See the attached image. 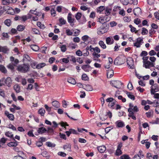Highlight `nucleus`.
Instances as JSON below:
<instances>
[{
  "label": "nucleus",
  "instance_id": "1",
  "mask_svg": "<svg viewBox=\"0 0 159 159\" xmlns=\"http://www.w3.org/2000/svg\"><path fill=\"white\" fill-rule=\"evenodd\" d=\"M17 70L22 73H25L30 71V66L28 63H23L17 66Z\"/></svg>",
  "mask_w": 159,
  "mask_h": 159
},
{
  "label": "nucleus",
  "instance_id": "2",
  "mask_svg": "<svg viewBox=\"0 0 159 159\" xmlns=\"http://www.w3.org/2000/svg\"><path fill=\"white\" fill-rule=\"evenodd\" d=\"M139 110V109L136 106H134L133 108H129L128 110L129 112L128 116L130 117H131L133 119L136 120V118L134 116V112H138Z\"/></svg>",
  "mask_w": 159,
  "mask_h": 159
},
{
  "label": "nucleus",
  "instance_id": "3",
  "mask_svg": "<svg viewBox=\"0 0 159 159\" xmlns=\"http://www.w3.org/2000/svg\"><path fill=\"white\" fill-rule=\"evenodd\" d=\"M125 62V57L123 56L117 57L114 60V63L116 65H120L124 64Z\"/></svg>",
  "mask_w": 159,
  "mask_h": 159
},
{
  "label": "nucleus",
  "instance_id": "4",
  "mask_svg": "<svg viewBox=\"0 0 159 159\" xmlns=\"http://www.w3.org/2000/svg\"><path fill=\"white\" fill-rule=\"evenodd\" d=\"M105 25H102L98 29L97 32L98 34H103L107 32L108 29L105 27Z\"/></svg>",
  "mask_w": 159,
  "mask_h": 159
},
{
  "label": "nucleus",
  "instance_id": "5",
  "mask_svg": "<svg viewBox=\"0 0 159 159\" xmlns=\"http://www.w3.org/2000/svg\"><path fill=\"white\" fill-rule=\"evenodd\" d=\"M143 66L146 69H149L151 67L154 66L155 63L149 61L143 62Z\"/></svg>",
  "mask_w": 159,
  "mask_h": 159
},
{
  "label": "nucleus",
  "instance_id": "6",
  "mask_svg": "<svg viewBox=\"0 0 159 159\" xmlns=\"http://www.w3.org/2000/svg\"><path fill=\"white\" fill-rule=\"evenodd\" d=\"M126 62L129 68L134 69V60L131 58H129L127 59Z\"/></svg>",
  "mask_w": 159,
  "mask_h": 159
},
{
  "label": "nucleus",
  "instance_id": "7",
  "mask_svg": "<svg viewBox=\"0 0 159 159\" xmlns=\"http://www.w3.org/2000/svg\"><path fill=\"white\" fill-rule=\"evenodd\" d=\"M112 86L118 89H120L121 87V86L122 85V83L120 81H116L114 82L111 84Z\"/></svg>",
  "mask_w": 159,
  "mask_h": 159
},
{
  "label": "nucleus",
  "instance_id": "8",
  "mask_svg": "<svg viewBox=\"0 0 159 159\" xmlns=\"http://www.w3.org/2000/svg\"><path fill=\"white\" fill-rule=\"evenodd\" d=\"M71 16V13H69L67 16V20L68 22L70 24L71 26H73L74 25V22L75 20V19L74 18H72Z\"/></svg>",
  "mask_w": 159,
  "mask_h": 159
},
{
  "label": "nucleus",
  "instance_id": "9",
  "mask_svg": "<svg viewBox=\"0 0 159 159\" xmlns=\"http://www.w3.org/2000/svg\"><path fill=\"white\" fill-rule=\"evenodd\" d=\"M151 94H154L155 92L157 91L159 89L158 86L156 84H154L151 87Z\"/></svg>",
  "mask_w": 159,
  "mask_h": 159
},
{
  "label": "nucleus",
  "instance_id": "10",
  "mask_svg": "<svg viewBox=\"0 0 159 159\" xmlns=\"http://www.w3.org/2000/svg\"><path fill=\"white\" fill-rule=\"evenodd\" d=\"M106 43L108 45H111L114 43V40L111 36L108 37L106 39Z\"/></svg>",
  "mask_w": 159,
  "mask_h": 159
},
{
  "label": "nucleus",
  "instance_id": "11",
  "mask_svg": "<svg viewBox=\"0 0 159 159\" xmlns=\"http://www.w3.org/2000/svg\"><path fill=\"white\" fill-rule=\"evenodd\" d=\"M10 61L14 66H16L19 62V60L17 59H15V58L12 56L10 57Z\"/></svg>",
  "mask_w": 159,
  "mask_h": 159
},
{
  "label": "nucleus",
  "instance_id": "12",
  "mask_svg": "<svg viewBox=\"0 0 159 159\" xmlns=\"http://www.w3.org/2000/svg\"><path fill=\"white\" fill-rule=\"evenodd\" d=\"M5 114L10 120H14V117L12 114H9V112L7 111H5Z\"/></svg>",
  "mask_w": 159,
  "mask_h": 159
},
{
  "label": "nucleus",
  "instance_id": "13",
  "mask_svg": "<svg viewBox=\"0 0 159 159\" xmlns=\"http://www.w3.org/2000/svg\"><path fill=\"white\" fill-rule=\"evenodd\" d=\"M5 80V83L7 85L8 87H10L11 86L12 83V80L11 78L10 77H7Z\"/></svg>",
  "mask_w": 159,
  "mask_h": 159
},
{
  "label": "nucleus",
  "instance_id": "14",
  "mask_svg": "<svg viewBox=\"0 0 159 159\" xmlns=\"http://www.w3.org/2000/svg\"><path fill=\"white\" fill-rule=\"evenodd\" d=\"M141 9L139 7H137L133 10L134 14L135 16L139 15L141 12Z\"/></svg>",
  "mask_w": 159,
  "mask_h": 159
},
{
  "label": "nucleus",
  "instance_id": "15",
  "mask_svg": "<svg viewBox=\"0 0 159 159\" xmlns=\"http://www.w3.org/2000/svg\"><path fill=\"white\" fill-rule=\"evenodd\" d=\"M81 68L84 71L89 72L90 70L91 66L89 65H85L82 66Z\"/></svg>",
  "mask_w": 159,
  "mask_h": 159
},
{
  "label": "nucleus",
  "instance_id": "16",
  "mask_svg": "<svg viewBox=\"0 0 159 159\" xmlns=\"http://www.w3.org/2000/svg\"><path fill=\"white\" fill-rule=\"evenodd\" d=\"M14 142H10L8 143L7 145L9 147H16V146L18 144L16 140L14 139H13Z\"/></svg>",
  "mask_w": 159,
  "mask_h": 159
},
{
  "label": "nucleus",
  "instance_id": "17",
  "mask_svg": "<svg viewBox=\"0 0 159 159\" xmlns=\"http://www.w3.org/2000/svg\"><path fill=\"white\" fill-rule=\"evenodd\" d=\"M31 59L29 56L27 54H24L23 56V61L24 62L30 61Z\"/></svg>",
  "mask_w": 159,
  "mask_h": 159
},
{
  "label": "nucleus",
  "instance_id": "18",
  "mask_svg": "<svg viewBox=\"0 0 159 159\" xmlns=\"http://www.w3.org/2000/svg\"><path fill=\"white\" fill-rule=\"evenodd\" d=\"M116 124L118 127H123L125 125L124 122L120 120L117 121L116 123Z\"/></svg>",
  "mask_w": 159,
  "mask_h": 159
},
{
  "label": "nucleus",
  "instance_id": "19",
  "mask_svg": "<svg viewBox=\"0 0 159 159\" xmlns=\"http://www.w3.org/2000/svg\"><path fill=\"white\" fill-rule=\"evenodd\" d=\"M98 150L100 152V153H103L106 150V147L104 146H102L98 147Z\"/></svg>",
  "mask_w": 159,
  "mask_h": 159
},
{
  "label": "nucleus",
  "instance_id": "20",
  "mask_svg": "<svg viewBox=\"0 0 159 159\" xmlns=\"http://www.w3.org/2000/svg\"><path fill=\"white\" fill-rule=\"evenodd\" d=\"M64 149H67L69 152H71V145L70 144L64 145L63 146Z\"/></svg>",
  "mask_w": 159,
  "mask_h": 159
},
{
  "label": "nucleus",
  "instance_id": "21",
  "mask_svg": "<svg viewBox=\"0 0 159 159\" xmlns=\"http://www.w3.org/2000/svg\"><path fill=\"white\" fill-rule=\"evenodd\" d=\"M30 47L33 51L35 52L38 51L39 49V47L36 45H30Z\"/></svg>",
  "mask_w": 159,
  "mask_h": 159
},
{
  "label": "nucleus",
  "instance_id": "22",
  "mask_svg": "<svg viewBox=\"0 0 159 159\" xmlns=\"http://www.w3.org/2000/svg\"><path fill=\"white\" fill-rule=\"evenodd\" d=\"M114 73L113 70H109L107 73V78H111L113 76Z\"/></svg>",
  "mask_w": 159,
  "mask_h": 159
},
{
  "label": "nucleus",
  "instance_id": "23",
  "mask_svg": "<svg viewBox=\"0 0 159 159\" xmlns=\"http://www.w3.org/2000/svg\"><path fill=\"white\" fill-rule=\"evenodd\" d=\"M105 14L106 16H107L110 14L111 11L112 10V9L109 7H106L105 8Z\"/></svg>",
  "mask_w": 159,
  "mask_h": 159
},
{
  "label": "nucleus",
  "instance_id": "24",
  "mask_svg": "<svg viewBox=\"0 0 159 159\" xmlns=\"http://www.w3.org/2000/svg\"><path fill=\"white\" fill-rule=\"evenodd\" d=\"M98 44L101 48L103 49H105L107 48L106 44L102 41H100L98 42Z\"/></svg>",
  "mask_w": 159,
  "mask_h": 159
},
{
  "label": "nucleus",
  "instance_id": "25",
  "mask_svg": "<svg viewBox=\"0 0 159 159\" xmlns=\"http://www.w3.org/2000/svg\"><path fill=\"white\" fill-rule=\"evenodd\" d=\"M0 71L4 73H6L7 72L5 67L2 65H0Z\"/></svg>",
  "mask_w": 159,
  "mask_h": 159
},
{
  "label": "nucleus",
  "instance_id": "26",
  "mask_svg": "<svg viewBox=\"0 0 159 159\" xmlns=\"http://www.w3.org/2000/svg\"><path fill=\"white\" fill-rule=\"evenodd\" d=\"M67 82L73 84H75L76 83L75 80L72 78H70L68 79Z\"/></svg>",
  "mask_w": 159,
  "mask_h": 159
},
{
  "label": "nucleus",
  "instance_id": "27",
  "mask_svg": "<svg viewBox=\"0 0 159 159\" xmlns=\"http://www.w3.org/2000/svg\"><path fill=\"white\" fill-rule=\"evenodd\" d=\"M52 105L56 108H58L60 107V104L57 101H54L52 102Z\"/></svg>",
  "mask_w": 159,
  "mask_h": 159
},
{
  "label": "nucleus",
  "instance_id": "28",
  "mask_svg": "<svg viewBox=\"0 0 159 159\" xmlns=\"http://www.w3.org/2000/svg\"><path fill=\"white\" fill-rule=\"evenodd\" d=\"M47 131V130L45 128L42 127L39 129L38 132L39 134H42Z\"/></svg>",
  "mask_w": 159,
  "mask_h": 159
},
{
  "label": "nucleus",
  "instance_id": "29",
  "mask_svg": "<svg viewBox=\"0 0 159 159\" xmlns=\"http://www.w3.org/2000/svg\"><path fill=\"white\" fill-rule=\"evenodd\" d=\"M84 89L87 91H92L93 90V87L91 85L89 84L86 85Z\"/></svg>",
  "mask_w": 159,
  "mask_h": 159
},
{
  "label": "nucleus",
  "instance_id": "30",
  "mask_svg": "<svg viewBox=\"0 0 159 159\" xmlns=\"http://www.w3.org/2000/svg\"><path fill=\"white\" fill-rule=\"evenodd\" d=\"M14 89L15 90L16 92L19 93L20 92V87L18 84H16L14 86Z\"/></svg>",
  "mask_w": 159,
  "mask_h": 159
},
{
  "label": "nucleus",
  "instance_id": "31",
  "mask_svg": "<svg viewBox=\"0 0 159 159\" xmlns=\"http://www.w3.org/2000/svg\"><path fill=\"white\" fill-rule=\"evenodd\" d=\"M97 21L98 22L102 24V25H105V21L104 18L102 17H101L100 18H98L97 19Z\"/></svg>",
  "mask_w": 159,
  "mask_h": 159
},
{
  "label": "nucleus",
  "instance_id": "32",
  "mask_svg": "<svg viewBox=\"0 0 159 159\" xmlns=\"http://www.w3.org/2000/svg\"><path fill=\"white\" fill-rule=\"evenodd\" d=\"M25 29V26L21 25H18L17 27V30L19 31H22Z\"/></svg>",
  "mask_w": 159,
  "mask_h": 159
},
{
  "label": "nucleus",
  "instance_id": "33",
  "mask_svg": "<svg viewBox=\"0 0 159 159\" xmlns=\"http://www.w3.org/2000/svg\"><path fill=\"white\" fill-rule=\"evenodd\" d=\"M92 55L93 57V59L94 60H96V58H98L100 56V55L98 53L95 52H93Z\"/></svg>",
  "mask_w": 159,
  "mask_h": 159
},
{
  "label": "nucleus",
  "instance_id": "34",
  "mask_svg": "<svg viewBox=\"0 0 159 159\" xmlns=\"http://www.w3.org/2000/svg\"><path fill=\"white\" fill-rule=\"evenodd\" d=\"M126 94L128 97L131 99L134 100L135 99L134 96L130 92H127Z\"/></svg>",
  "mask_w": 159,
  "mask_h": 159
},
{
  "label": "nucleus",
  "instance_id": "35",
  "mask_svg": "<svg viewBox=\"0 0 159 159\" xmlns=\"http://www.w3.org/2000/svg\"><path fill=\"white\" fill-rule=\"evenodd\" d=\"M46 65V64L43 63H39L37 65L36 68L38 69H40L45 66Z\"/></svg>",
  "mask_w": 159,
  "mask_h": 159
},
{
  "label": "nucleus",
  "instance_id": "36",
  "mask_svg": "<svg viewBox=\"0 0 159 159\" xmlns=\"http://www.w3.org/2000/svg\"><path fill=\"white\" fill-rule=\"evenodd\" d=\"M5 24L7 26H10L11 25V21L10 19H7L5 20L4 22Z\"/></svg>",
  "mask_w": 159,
  "mask_h": 159
},
{
  "label": "nucleus",
  "instance_id": "37",
  "mask_svg": "<svg viewBox=\"0 0 159 159\" xmlns=\"http://www.w3.org/2000/svg\"><path fill=\"white\" fill-rule=\"evenodd\" d=\"M45 113V110L43 108L40 109L38 111L39 114H40L42 116L44 115Z\"/></svg>",
  "mask_w": 159,
  "mask_h": 159
},
{
  "label": "nucleus",
  "instance_id": "38",
  "mask_svg": "<svg viewBox=\"0 0 159 159\" xmlns=\"http://www.w3.org/2000/svg\"><path fill=\"white\" fill-rule=\"evenodd\" d=\"M60 47L61 48V52H65L66 51L67 49L66 45H61Z\"/></svg>",
  "mask_w": 159,
  "mask_h": 159
},
{
  "label": "nucleus",
  "instance_id": "39",
  "mask_svg": "<svg viewBox=\"0 0 159 159\" xmlns=\"http://www.w3.org/2000/svg\"><path fill=\"white\" fill-rule=\"evenodd\" d=\"M133 0H121V2H122L123 4L125 5H126L129 2H130L131 1H132Z\"/></svg>",
  "mask_w": 159,
  "mask_h": 159
},
{
  "label": "nucleus",
  "instance_id": "40",
  "mask_svg": "<svg viewBox=\"0 0 159 159\" xmlns=\"http://www.w3.org/2000/svg\"><path fill=\"white\" fill-rule=\"evenodd\" d=\"M105 7L103 6H101L99 7L97 9V11L99 13L101 12L103 10L105 9Z\"/></svg>",
  "mask_w": 159,
  "mask_h": 159
},
{
  "label": "nucleus",
  "instance_id": "41",
  "mask_svg": "<svg viewBox=\"0 0 159 159\" xmlns=\"http://www.w3.org/2000/svg\"><path fill=\"white\" fill-rule=\"evenodd\" d=\"M148 33V30L145 28H142V32L141 34L142 35H144L147 34Z\"/></svg>",
  "mask_w": 159,
  "mask_h": 159
},
{
  "label": "nucleus",
  "instance_id": "42",
  "mask_svg": "<svg viewBox=\"0 0 159 159\" xmlns=\"http://www.w3.org/2000/svg\"><path fill=\"white\" fill-rule=\"evenodd\" d=\"M120 159H130L129 156L126 154L123 155L120 157Z\"/></svg>",
  "mask_w": 159,
  "mask_h": 159
},
{
  "label": "nucleus",
  "instance_id": "43",
  "mask_svg": "<svg viewBox=\"0 0 159 159\" xmlns=\"http://www.w3.org/2000/svg\"><path fill=\"white\" fill-rule=\"evenodd\" d=\"M14 66H15L11 63L9 64L7 66V68L11 70H13L14 69Z\"/></svg>",
  "mask_w": 159,
  "mask_h": 159
},
{
  "label": "nucleus",
  "instance_id": "44",
  "mask_svg": "<svg viewBox=\"0 0 159 159\" xmlns=\"http://www.w3.org/2000/svg\"><path fill=\"white\" fill-rule=\"evenodd\" d=\"M5 78H3L0 79V87L5 85Z\"/></svg>",
  "mask_w": 159,
  "mask_h": 159
},
{
  "label": "nucleus",
  "instance_id": "45",
  "mask_svg": "<svg viewBox=\"0 0 159 159\" xmlns=\"http://www.w3.org/2000/svg\"><path fill=\"white\" fill-rule=\"evenodd\" d=\"M81 16L82 14H81V13L80 12H78L76 14L75 16V17L77 20H78L80 19Z\"/></svg>",
  "mask_w": 159,
  "mask_h": 159
},
{
  "label": "nucleus",
  "instance_id": "46",
  "mask_svg": "<svg viewBox=\"0 0 159 159\" xmlns=\"http://www.w3.org/2000/svg\"><path fill=\"white\" fill-rule=\"evenodd\" d=\"M2 3L3 5H8L10 3L9 0H2Z\"/></svg>",
  "mask_w": 159,
  "mask_h": 159
},
{
  "label": "nucleus",
  "instance_id": "47",
  "mask_svg": "<svg viewBox=\"0 0 159 159\" xmlns=\"http://www.w3.org/2000/svg\"><path fill=\"white\" fill-rule=\"evenodd\" d=\"M46 145L48 147H54L55 146V144H53L50 142H47L46 143Z\"/></svg>",
  "mask_w": 159,
  "mask_h": 159
},
{
  "label": "nucleus",
  "instance_id": "48",
  "mask_svg": "<svg viewBox=\"0 0 159 159\" xmlns=\"http://www.w3.org/2000/svg\"><path fill=\"white\" fill-rule=\"evenodd\" d=\"M93 52H95L97 53H99L100 52V50L98 47H96L93 49Z\"/></svg>",
  "mask_w": 159,
  "mask_h": 159
},
{
  "label": "nucleus",
  "instance_id": "49",
  "mask_svg": "<svg viewBox=\"0 0 159 159\" xmlns=\"http://www.w3.org/2000/svg\"><path fill=\"white\" fill-rule=\"evenodd\" d=\"M136 42L139 43L141 45L143 43V39H142L141 38H137L136 40Z\"/></svg>",
  "mask_w": 159,
  "mask_h": 159
},
{
  "label": "nucleus",
  "instance_id": "50",
  "mask_svg": "<svg viewBox=\"0 0 159 159\" xmlns=\"http://www.w3.org/2000/svg\"><path fill=\"white\" fill-rule=\"evenodd\" d=\"M122 153V152L121 149H117L116 150L115 154L116 156H119L121 155Z\"/></svg>",
  "mask_w": 159,
  "mask_h": 159
},
{
  "label": "nucleus",
  "instance_id": "51",
  "mask_svg": "<svg viewBox=\"0 0 159 159\" xmlns=\"http://www.w3.org/2000/svg\"><path fill=\"white\" fill-rule=\"evenodd\" d=\"M88 79L87 75L85 74H83L82 75V79L84 80H87Z\"/></svg>",
  "mask_w": 159,
  "mask_h": 159
},
{
  "label": "nucleus",
  "instance_id": "52",
  "mask_svg": "<svg viewBox=\"0 0 159 159\" xmlns=\"http://www.w3.org/2000/svg\"><path fill=\"white\" fill-rule=\"evenodd\" d=\"M8 51V49L6 47H2V52L4 53H6Z\"/></svg>",
  "mask_w": 159,
  "mask_h": 159
},
{
  "label": "nucleus",
  "instance_id": "53",
  "mask_svg": "<svg viewBox=\"0 0 159 159\" xmlns=\"http://www.w3.org/2000/svg\"><path fill=\"white\" fill-rule=\"evenodd\" d=\"M57 154L58 155L62 157H65L66 155V154L65 153L62 152H58L57 153Z\"/></svg>",
  "mask_w": 159,
  "mask_h": 159
},
{
  "label": "nucleus",
  "instance_id": "54",
  "mask_svg": "<svg viewBox=\"0 0 159 159\" xmlns=\"http://www.w3.org/2000/svg\"><path fill=\"white\" fill-rule=\"evenodd\" d=\"M141 22L140 19L139 18H137L134 20V22L137 25H139Z\"/></svg>",
  "mask_w": 159,
  "mask_h": 159
},
{
  "label": "nucleus",
  "instance_id": "55",
  "mask_svg": "<svg viewBox=\"0 0 159 159\" xmlns=\"http://www.w3.org/2000/svg\"><path fill=\"white\" fill-rule=\"evenodd\" d=\"M89 38V37L88 35H85L82 37V39L83 41H85L88 40Z\"/></svg>",
  "mask_w": 159,
  "mask_h": 159
},
{
  "label": "nucleus",
  "instance_id": "56",
  "mask_svg": "<svg viewBox=\"0 0 159 159\" xmlns=\"http://www.w3.org/2000/svg\"><path fill=\"white\" fill-rule=\"evenodd\" d=\"M5 135L11 138L13 137V135L11 134V133H10L9 131H8L6 133Z\"/></svg>",
  "mask_w": 159,
  "mask_h": 159
},
{
  "label": "nucleus",
  "instance_id": "57",
  "mask_svg": "<svg viewBox=\"0 0 159 159\" xmlns=\"http://www.w3.org/2000/svg\"><path fill=\"white\" fill-rule=\"evenodd\" d=\"M8 127L10 129H11L13 130H16V128L13 125L11 124L8 125Z\"/></svg>",
  "mask_w": 159,
  "mask_h": 159
},
{
  "label": "nucleus",
  "instance_id": "58",
  "mask_svg": "<svg viewBox=\"0 0 159 159\" xmlns=\"http://www.w3.org/2000/svg\"><path fill=\"white\" fill-rule=\"evenodd\" d=\"M148 54V52L146 51H143L140 54L141 57L146 56Z\"/></svg>",
  "mask_w": 159,
  "mask_h": 159
},
{
  "label": "nucleus",
  "instance_id": "59",
  "mask_svg": "<svg viewBox=\"0 0 159 159\" xmlns=\"http://www.w3.org/2000/svg\"><path fill=\"white\" fill-rule=\"evenodd\" d=\"M32 31L35 34H40V33L39 30L35 28H33L32 29Z\"/></svg>",
  "mask_w": 159,
  "mask_h": 159
},
{
  "label": "nucleus",
  "instance_id": "60",
  "mask_svg": "<svg viewBox=\"0 0 159 159\" xmlns=\"http://www.w3.org/2000/svg\"><path fill=\"white\" fill-rule=\"evenodd\" d=\"M153 111L152 112H148L146 113V115L147 117L149 118L153 115Z\"/></svg>",
  "mask_w": 159,
  "mask_h": 159
},
{
  "label": "nucleus",
  "instance_id": "61",
  "mask_svg": "<svg viewBox=\"0 0 159 159\" xmlns=\"http://www.w3.org/2000/svg\"><path fill=\"white\" fill-rule=\"evenodd\" d=\"M129 27L130 28V31L131 32H134L136 30V28L133 27L132 25H129Z\"/></svg>",
  "mask_w": 159,
  "mask_h": 159
},
{
  "label": "nucleus",
  "instance_id": "62",
  "mask_svg": "<svg viewBox=\"0 0 159 159\" xmlns=\"http://www.w3.org/2000/svg\"><path fill=\"white\" fill-rule=\"evenodd\" d=\"M149 54L150 56H154L156 54V52L154 50H152L149 52Z\"/></svg>",
  "mask_w": 159,
  "mask_h": 159
},
{
  "label": "nucleus",
  "instance_id": "63",
  "mask_svg": "<svg viewBox=\"0 0 159 159\" xmlns=\"http://www.w3.org/2000/svg\"><path fill=\"white\" fill-rule=\"evenodd\" d=\"M66 34L68 36L71 35L73 34V33L69 29L66 30Z\"/></svg>",
  "mask_w": 159,
  "mask_h": 159
},
{
  "label": "nucleus",
  "instance_id": "64",
  "mask_svg": "<svg viewBox=\"0 0 159 159\" xmlns=\"http://www.w3.org/2000/svg\"><path fill=\"white\" fill-rule=\"evenodd\" d=\"M154 104V105H153V106L154 107H157L159 106V98L157 101L156 100Z\"/></svg>",
  "mask_w": 159,
  "mask_h": 159
}]
</instances>
